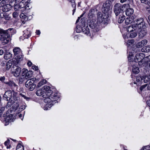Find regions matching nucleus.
<instances>
[{"label": "nucleus", "mask_w": 150, "mask_h": 150, "mask_svg": "<svg viewBox=\"0 0 150 150\" xmlns=\"http://www.w3.org/2000/svg\"><path fill=\"white\" fill-rule=\"evenodd\" d=\"M36 94L38 96H41L45 98L44 102L47 104L44 107L45 110H48L50 108L52 105L57 102V100L59 98L58 93H53L50 87L49 86H44L41 89L38 90Z\"/></svg>", "instance_id": "obj_1"}, {"label": "nucleus", "mask_w": 150, "mask_h": 150, "mask_svg": "<svg viewBox=\"0 0 150 150\" xmlns=\"http://www.w3.org/2000/svg\"><path fill=\"white\" fill-rule=\"evenodd\" d=\"M17 94V93L13 91L10 90L5 92L4 95V97L6 98L7 100H10V101L8 102L7 106L9 107L13 105L12 107L15 110L17 108L19 105V104L17 102L18 98L16 96Z\"/></svg>", "instance_id": "obj_2"}, {"label": "nucleus", "mask_w": 150, "mask_h": 150, "mask_svg": "<svg viewBox=\"0 0 150 150\" xmlns=\"http://www.w3.org/2000/svg\"><path fill=\"white\" fill-rule=\"evenodd\" d=\"M12 29L10 28L6 30H4L0 28V34H1L0 40L5 44L7 43L9 41V38Z\"/></svg>", "instance_id": "obj_3"}, {"label": "nucleus", "mask_w": 150, "mask_h": 150, "mask_svg": "<svg viewBox=\"0 0 150 150\" xmlns=\"http://www.w3.org/2000/svg\"><path fill=\"white\" fill-rule=\"evenodd\" d=\"M129 5L128 4L122 5L120 3H116L114 6V11L115 15L117 16L122 13L123 10H125Z\"/></svg>", "instance_id": "obj_4"}, {"label": "nucleus", "mask_w": 150, "mask_h": 150, "mask_svg": "<svg viewBox=\"0 0 150 150\" xmlns=\"http://www.w3.org/2000/svg\"><path fill=\"white\" fill-rule=\"evenodd\" d=\"M15 59L18 62L22 61L23 55L21 50L18 47H16L13 50Z\"/></svg>", "instance_id": "obj_5"}, {"label": "nucleus", "mask_w": 150, "mask_h": 150, "mask_svg": "<svg viewBox=\"0 0 150 150\" xmlns=\"http://www.w3.org/2000/svg\"><path fill=\"white\" fill-rule=\"evenodd\" d=\"M97 21L93 19L90 21L88 25L91 28L93 29V30L94 32H96L99 30V27Z\"/></svg>", "instance_id": "obj_6"}, {"label": "nucleus", "mask_w": 150, "mask_h": 150, "mask_svg": "<svg viewBox=\"0 0 150 150\" xmlns=\"http://www.w3.org/2000/svg\"><path fill=\"white\" fill-rule=\"evenodd\" d=\"M21 70V69L20 67L16 66H14L11 69L12 74L16 77H18L19 76Z\"/></svg>", "instance_id": "obj_7"}, {"label": "nucleus", "mask_w": 150, "mask_h": 150, "mask_svg": "<svg viewBox=\"0 0 150 150\" xmlns=\"http://www.w3.org/2000/svg\"><path fill=\"white\" fill-rule=\"evenodd\" d=\"M25 87L30 91H33L35 88V85L32 79L27 80L25 82Z\"/></svg>", "instance_id": "obj_8"}, {"label": "nucleus", "mask_w": 150, "mask_h": 150, "mask_svg": "<svg viewBox=\"0 0 150 150\" xmlns=\"http://www.w3.org/2000/svg\"><path fill=\"white\" fill-rule=\"evenodd\" d=\"M135 23L136 24V26H137V29H140L141 28H144L146 27V26L145 25V23L143 21V19L142 18L137 19L136 21H135Z\"/></svg>", "instance_id": "obj_9"}, {"label": "nucleus", "mask_w": 150, "mask_h": 150, "mask_svg": "<svg viewBox=\"0 0 150 150\" xmlns=\"http://www.w3.org/2000/svg\"><path fill=\"white\" fill-rule=\"evenodd\" d=\"M2 2H3V6L1 7L0 10H2L4 12H6L9 11L12 7L11 4H6L4 1Z\"/></svg>", "instance_id": "obj_10"}, {"label": "nucleus", "mask_w": 150, "mask_h": 150, "mask_svg": "<svg viewBox=\"0 0 150 150\" xmlns=\"http://www.w3.org/2000/svg\"><path fill=\"white\" fill-rule=\"evenodd\" d=\"M30 73H31L28 71V70L27 69H22V76H24V78L26 79L31 77V76Z\"/></svg>", "instance_id": "obj_11"}, {"label": "nucleus", "mask_w": 150, "mask_h": 150, "mask_svg": "<svg viewBox=\"0 0 150 150\" xmlns=\"http://www.w3.org/2000/svg\"><path fill=\"white\" fill-rule=\"evenodd\" d=\"M137 31L139 32V35L140 38L144 37L146 34L147 30L146 27L144 28H141L140 29H137Z\"/></svg>", "instance_id": "obj_12"}, {"label": "nucleus", "mask_w": 150, "mask_h": 150, "mask_svg": "<svg viewBox=\"0 0 150 150\" xmlns=\"http://www.w3.org/2000/svg\"><path fill=\"white\" fill-rule=\"evenodd\" d=\"M147 43V41L146 40H144L138 42L136 45L137 47H141L146 45Z\"/></svg>", "instance_id": "obj_13"}, {"label": "nucleus", "mask_w": 150, "mask_h": 150, "mask_svg": "<svg viewBox=\"0 0 150 150\" xmlns=\"http://www.w3.org/2000/svg\"><path fill=\"white\" fill-rule=\"evenodd\" d=\"M17 102L18 103V104H19L18 106V107L17 108L16 110L14 109L13 108V110L15 111L18 110V112H19L25 109V105H22L21 104H20L18 102V100H17Z\"/></svg>", "instance_id": "obj_14"}, {"label": "nucleus", "mask_w": 150, "mask_h": 150, "mask_svg": "<svg viewBox=\"0 0 150 150\" xmlns=\"http://www.w3.org/2000/svg\"><path fill=\"white\" fill-rule=\"evenodd\" d=\"M20 17L21 18V21L23 24L25 23V22L28 20V16L23 13H21L20 15Z\"/></svg>", "instance_id": "obj_15"}, {"label": "nucleus", "mask_w": 150, "mask_h": 150, "mask_svg": "<svg viewBox=\"0 0 150 150\" xmlns=\"http://www.w3.org/2000/svg\"><path fill=\"white\" fill-rule=\"evenodd\" d=\"M134 17L132 16H128L125 20V23L128 24L131 23L133 21Z\"/></svg>", "instance_id": "obj_16"}, {"label": "nucleus", "mask_w": 150, "mask_h": 150, "mask_svg": "<svg viewBox=\"0 0 150 150\" xmlns=\"http://www.w3.org/2000/svg\"><path fill=\"white\" fill-rule=\"evenodd\" d=\"M137 26L134 25L129 26L127 28V31L131 32L136 30H137Z\"/></svg>", "instance_id": "obj_17"}, {"label": "nucleus", "mask_w": 150, "mask_h": 150, "mask_svg": "<svg viewBox=\"0 0 150 150\" xmlns=\"http://www.w3.org/2000/svg\"><path fill=\"white\" fill-rule=\"evenodd\" d=\"M110 6V3L108 1H106L103 5V6L104 7V10L106 11H108L109 10Z\"/></svg>", "instance_id": "obj_18"}, {"label": "nucleus", "mask_w": 150, "mask_h": 150, "mask_svg": "<svg viewBox=\"0 0 150 150\" xmlns=\"http://www.w3.org/2000/svg\"><path fill=\"white\" fill-rule=\"evenodd\" d=\"M98 21L100 22H102L104 21V17H103V16L101 13L99 12L97 14Z\"/></svg>", "instance_id": "obj_19"}, {"label": "nucleus", "mask_w": 150, "mask_h": 150, "mask_svg": "<svg viewBox=\"0 0 150 150\" xmlns=\"http://www.w3.org/2000/svg\"><path fill=\"white\" fill-rule=\"evenodd\" d=\"M26 0H22L18 4V8H21L25 7L26 8L27 7L25 6L26 4Z\"/></svg>", "instance_id": "obj_20"}, {"label": "nucleus", "mask_w": 150, "mask_h": 150, "mask_svg": "<svg viewBox=\"0 0 150 150\" xmlns=\"http://www.w3.org/2000/svg\"><path fill=\"white\" fill-rule=\"evenodd\" d=\"M143 76L141 77L140 76H137L136 77V80L137 81V84L140 85L141 84L143 80Z\"/></svg>", "instance_id": "obj_21"}, {"label": "nucleus", "mask_w": 150, "mask_h": 150, "mask_svg": "<svg viewBox=\"0 0 150 150\" xmlns=\"http://www.w3.org/2000/svg\"><path fill=\"white\" fill-rule=\"evenodd\" d=\"M23 35L24 37L25 38H28L30 36V32L28 31V30H25L23 32Z\"/></svg>", "instance_id": "obj_22"}, {"label": "nucleus", "mask_w": 150, "mask_h": 150, "mask_svg": "<svg viewBox=\"0 0 150 150\" xmlns=\"http://www.w3.org/2000/svg\"><path fill=\"white\" fill-rule=\"evenodd\" d=\"M142 52H150V46L148 45L142 48L141 50Z\"/></svg>", "instance_id": "obj_23"}, {"label": "nucleus", "mask_w": 150, "mask_h": 150, "mask_svg": "<svg viewBox=\"0 0 150 150\" xmlns=\"http://www.w3.org/2000/svg\"><path fill=\"white\" fill-rule=\"evenodd\" d=\"M134 12V10L133 9L130 8L127 9L126 11V15L129 16L132 14Z\"/></svg>", "instance_id": "obj_24"}, {"label": "nucleus", "mask_w": 150, "mask_h": 150, "mask_svg": "<svg viewBox=\"0 0 150 150\" xmlns=\"http://www.w3.org/2000/svg\"><path fill=\"white\" fill-rule=\"evenodd\" d=\"M83 32L85 34L88 35L89 34V30L87 26L84 27L82 28Z\"/></svg>", "instance_id": "obj_25"}, {"label": "nucleus", "mask_w": 150, "mask_h": 150, "mask_svg": "<svg viewBox=\"0 0 150 150\" xmlns=\"http://www.w3.org/2000/svg\"><path fill=\"white\" fill-rule=\"evenodd\" d=\"M143 80L145 83H147L150 80V75H145L143 76Z\"/></svg>", "instance_id": "obj_26"}, {"label": "nucleus", "mask_w": 150, "mask_h": 150, "mask_svg": "<svg viewBox=\"0 0 150 150\" xmlns=\"http://www.w3.org/2000/svg\"><path fill=\"white\" fill-rule=\"evenodd\" d=\"M132 71L134 73L137 74L139 72V68L138 67L134 66L132 67Z\"/></svg>", "instance_id": "obj_27"}, {"label": "nucleus", "mask_w": 150, "mask_h": 150, "mask_svg": "<svg viewBox=\"0 0 150 150\" xmlns=\"http://www.w3.org/2000/svg\"><path fill=\"white\" fill-rule=\"evenodd\" d=\"M125 19V16L124 15H120V17L118 19V22L119 23H122Z\"/></svg>", "instance_id": "obj_28"}, {"label": "nucleus", "mask_w": 150, "mask_h": 150, "mask_svg": "<svg viewBox=\"0 0 150 150\" xmlns=\"http://www.w3.org/2000/svg\"><path fill=\"white\" fill-rule=\"evenodd\" d=\"M47 82V81L45 79H43L37 85V87H40L42 86V85L45 84Z\"/></svg>", "instance_id": "obj_29"}, {"label": "nucleus", "mask_w": 150, "mask_h": 150, "mask_svg": "<svg viewBox=\"0 0 150 150\" xmlns=\"http://www.w3.org/2000/svg\"><path fill=\"white\" fill-rule=\"evenodd\" d=\"M12 57V54L10 52H7L4 56V58L6 59H8Z\"/></svg>", "instance_id": "obj_30"}, {"label": "nucleus", "mask_w": 150, "mask_h": 150, "mask_svg": "<svg viewBox=\"0 0 150 150\" xmlns=\"http://www.w3.org/2000/svg\"><path fill=\"white\" fill-rule=\"evenodd\" d=\"M12 65V61L11 60H9L7 63L6 68L7 69H9L11 68Z\"/></svg>", "instance_id": "obj_31"}, {"label": "nucleus", "mask_w": 150, "mask_h": 150, "mask_svg": "<svg viewBox=\"0 0 150 150\" xmlns=\"http://www.w3.org/2000/svg\"><path fill=\"white\" fill-rule=\"evenodd\" d=\"M145 55L144 54L142 53L137 54V56H139V57H140V61H141V60L144 59H145Z\"/></svg>", "instance_id": "obj_32"}, {"label": "nucleus", "mask_w": 150, "mask_h": 150, "mask_svg": "<svg viewBox=\"0 0 150 150\" xmlns=\"http://www.w3.org/2000/svg\"><path fill=\"white\" fill-rule=\"evenodd\" d=\"M16 150H24V147L20 144H19L17 146Z\"/></svg>", "instance_id": "obj_33"}, {"label": "nucleus", "mask_w": 150, "mask_h": 150, "mask_svg": "<svg viewBox=\"0 0 150 150\" xmlns=\"http://www.w3.org/2000/svg\"><path fill=\"white\" fill-rule=\"evenodd\" d=\"M10 140H7V141H6L4 143L5 145L6 146L7 149H9L10 148L11 146L9 144Z\"/></svg>", "instance_id": "obj_34"}, {"label": "nucleus", "mask_w": 150, "mask_h": 150, "mask_svg": "<svg viewBox=\"0 0 150 150\" xmlns=\"http://www.w3.org/2000/svg\"><path fill=\"white\" fill-rule=\"evenodd\" d=\"M68 1L71 4L72 6L73 7H76V5L75 3L74 0H68Z\"/></svg>", "instance_id": "obj_35"}, {"label": "nucleus", "mask_w": 150, "mask_h": 150, "mask_svg": "<svg viewBox=\"0 0 150 150\" xmlns=\"http://www.w3.org/2000/svg\"><path fill=\"white\" fill-rule=\"evenodd\" d=\"M137 35V33L136 32L132 33L130 34V37L131 38L135 37Z\"/></svg>", "instance_id": "obj_36"}, {"label": "nucleus", "mask_w": 150, "mask_h": 150, "mask_svg": "<svg viewBox=\"0 0 150 150\" xmlns=\"http://www.w3.org/2000/svg\"><path fill=\"white\" fill-rule=\"evenodd\" d=\"M134 42V40L132 39L128 40L127 43V46L128 47L129 46H130Z\"/></svg>", "instance_id": "obj_37"}, {"label": "nucleus", "mask_w": 150, "mask_h": 150, "mask_svg": "<svg viewBox=\"0 0 150 150\" xmlns=\"http://www.w3.org/2000/svg\"><path fill=\"white\" fill-rule=\"evenodd\" d=\"M139 59L140 57H139V56H137V54L134 58V62H138L139 61H140Z\"/></svg>", "instance_id": "obj_38"}, {"label": "nucleus", "mask_w": 150, "mask_h": 150, "mask_svg": "<svg viewBox=\"0 0 150 150\" xmlns=\"http://www.w3.org/2000/svg\"><path fill=\"white\" fill-rule=\"evenodd\" d=\"M5 108L4 107L1 108L0 109V118L2 115L3 112L4 111Z\"/></svg>", "instance_id": "obj_39"}, {"label": "nucleus", "mask_w": 150, "mask_h": 150, "mask_svg": "<svg viewBox=\"0 0 150 150\" xmlns=\"http://www.w3.org/2000/svg\"><path fill=\"white\" fill-rule=\"evenodd\" d=\"M9 85L12 86L17 87V85L13 82H10L9 83Z\"/></svg>", "instance_id": "obj_40"}, {"label": "nucleus", "mask_w": 150, "mask_h": 150, "mask_svg": "<svg viewBox=\"0 0 150 150\" xmlns=\"http://www.w3.org/2000/svg\"><path fill=\"white\" fill-rule=\"evenodd\" d=\"M18 14L17 12H14L13 14V16L14 18H16L18 16Z\"/></svg>", "instance_id": "obj_41"}, {"label": "nucleus", "mask_w": 150, "mask_h": 150, "mask_svg": "<svg viewBox=\"0 0 150 150\" xmlns=\"http://www.w3.org/2000/svg\"><path fill=\"white\" fill-rule=\"evenodd\" d=\"M147 86V84H145L142 86L140 88V89L141 91H142Z\"/></svg>", "instance_id": "obj_42"}, {"label": "nucleus", "mask_w": 150, "mask_h": 150, "mask_svg": "<svg viewBox=\"0 0 150 150\" xmlns=\"http://www.w3.org/2000/svg\"><path fill=\"white\" fill-rule=\"evenodd\" d=\"M5 14V13H0V18H3L4 17V15Z\"/></svg>", "instance_id": "obj_43"}, {"label": "nucleus", "mask_w": 150, "mask_h": 150, "mask_svg": "<svg viewBox=\"0 0 150 150\" xmlns=\"http://www.w3.org/2000/svg\"><path fill=\"white\" fill-rule=\"evenodd\" d=\"M145 60L147 62H150V55L145 57Z\"/></svg>", "instance_id": "obj_44"}, {"label": "nucleus", "mask_w": 150, "mask_h": 150, "mask_svg": "<svg viewBox=\"0 0 150 150\" xmlns=\"http://www.w3.org/2000/svg\"><path fill=\"white\" fill-rule=\"evenodd\" d=\"M5 77L4 76L0 77V81H4Z\"/></svg>", "instance_id": "obj_45"}, {"label": "nucleus", "mask_w": 150, "mask_h": 150, "mask_svg": "<svg viewBox=\"0 0 150 150\" xmlns=\"http://www.w3.org/2000/svg\"><path fill=\"white\" fill-rule=\"evenodd\" d=\"M32 69L34 70H37L38 69V67L36 66H34L32 67Z\"/></svg>", "instance_id": "obj_46"}, {"label": "nucleus", "mask_w": 150, "mask_h": 150, "mask_svg": "<svg viewBox=\"0 0 150 150\" xmlns=\"http://www.w3.org/2000/svg\"><path fill=\"white\" fill-rule=\"evenodd\" d=\"M142 3L146 4L147 1V0H140Z\"/></svg>", "instance_id": "obj_47"}, {"label": "nucleus", "mask_w": 150, "mask_h": 150, "mask_svg": "<svg viewBox=\"0 0 150 150\" xmlns=\"http://www.w3.org/2000/svg\"><path fill=\"white\" fill-rule=\"evenodd\" d=\"M123 38L125 40V41H126V39H128V36H127V35L126 34H124Z\"/></svg>", "instance_id": "obj_48"}, {"label": "nucleus", "mask_w": 150, "mask_h": 150, "mask_svg": "<svg viewBox=\"0 0 150 150\" xmlns=\"http://www.w3.org/2000/svg\"><path fill=\"white\" fill-rule=\"evenodd\" d=\"M32 64V63L30 61H28L27 63V64L29 67L31 66Z\"/></svg>", "instance_id": "obj_49"}, {"label": "nucleus", "mask_w": 150, "mask_h": 150, "mask_svg": "<svg viewBox=\"0 0 150 150\" xmlns=\"http://www.w3.org/2000/svg\"><path fill=\"white\" fill-rule=\"evenodd\" d=\"M18 5L17 4H14V8L16 10H18Z\"/></svg>", "instance_id": "obj_50"}, {"label": "nucleus", "mask_w": 150, "mask_h": 150, "mask_svg": "<svg viewBox=\"0 0 150 150\" xmlns=\"http://www.w3.org/2000/svg\"><path fill=\"white\" fill-rule=\"evenodd\" d=\"M4 53V51L2 50H0V55H2Z\"/></svg>", "instance_id": "obj_51"}, {"label": "nucleus", "mask_w": 150, "mask_h": 150, "mask_svg": "<svg viewBox=\"0 0 150 150\" xmlns=\"http://www.w3.org/2000/svg\"><path fill=\"white\" fill-rule=\"evenodd\" d=\"M36 33L38 35H40V31L39 30H37L36 31Z\"/></svg>", "instance_id": "obj_52"}, {"label": "nucleus", "mask_w": 150, "mask_h": 150, "mask_svg": "<svg viewBox=\"0 0 150 150\" xmlns=\"http://www.w3.org/2000/svg\"><path fill=\"white\" fill-rule=\"evenodd\" d=\"M6 20H8L9 19V17H8L7 16H6V14L4 15V18Z\"/></svg>", "instance_id": "obj_53"}, {"label": "nucleus", "mask_w": 150, "mask_h": 150, "mask_svg": "<svg viewBox=\"0 0 150 150\" xmlns=\"http://www.w3.org/2000/svg\"><path fill=\"white\" fill-rule=\"evenodd\" d=\"M147 89L149 90H150V82H149L148 86L147 87Z\"/></svg>", "instance_id": "obj_54"}, {"label": "nucleus", "mask_w": 150, "mask_h": 150, "mask_svg": "<svg viewBox=\"0 0 150 150\" xmlns=\"http://www.w3.org/2000/svg\"><path fill=\"white\" fill-rule=\"evenodd\" d=\"M25 99H26L27 100H29V99H30V98L28 97L25 96Z\"/></svg>", "instance_id": "obj_55"}, {"label": "nucleus", "mask_w": 150, "mask_h": 150, "mask_svg": "<svg viewBox=\"0 0 150 150\" xmlns=\"http://www.w3.org/2000/svg\"><path fill=\"white\" fill-rule=\"evenodd\" d=\"M126 1V0H120V2L122 3H123Z\"/></svg>", "instance_id": "obj_56"}, {"label": "nucleus", "mask_w": 150, "mask_h": 150, "mask_svg": "<svg viewBox=\"0 0 150 150\" xmlns=\"http://www.w3.org/2000/svg\"><path fill=\"white\" fill-rule=\"evenodd\" d=\"M25 6H26V7H27L26 8H25V9H27V8L28 7H29V5H28V4H25Z\"/></svg>", "instance_id": "obj_57"}, {"label": "nucleus", "mask_w": 150, "mask_h": 150, "mask_svg": "<svg viewBox=\"0 0 150 150\" xmlns=\"http://www.w3.org/2000/svg\"><path fill=\"white\" fill-rule=\"evenodd\" d=\"M20 95L23 97L25 96L24 94L22 93H20Z\"/></svg>", "instance_id": "obj_58"}, {"label": "nucleus", "mask_w": 150, "mask_h": 150, "mask_svg": "<svg viewBox=\"0 0 150 150\" xmlns=\"http://www.w3.org/2000/svg\"><path fill=\"white\" fill-rule=\"evenodd\" d=\"M26 4H28L30 3V0H26Z\"/></svg>", "instance_id": "obj_59"}, {"label": "nucleus", "mask_w": 150, "mask_h": 150, "mask_svg": "<svg viewBox=\"0 0 150 150\" xmlns=\"http://www.w3.org/2000/svg\"><path fill=\"white\" fill-rule=\"evenodd\" d=\"M148 21L150 22V15L148 17Z\"/></svg>", "instance_id": "obj_60"}, {"label": "nucleus", "mask_w": 150, "mask_h": 150, "mask_svg": "<svg viewBox=\"0 0 150 150\" xmlns=\"http://www.w3.org/2000/svg\"><path fill=\"white\" fill-rule=\"evenodd\" d=\"M138 62H139V65H141L142 63L141 62V61H139Z\"/></svg>", "instance_id": "obj_61"}, {"label": "nucleus", "mask_w": 150, "mask_h": 150, "mask_svg": "<svg viewBox=\"0 0 150 150\" xmlns=\"http://www.w3.org/2000/svg\"><path fill=\"white\" fill-rule=\"evenodd\" d=\"M18 116L20 117H22V115L21 114H20Z\"/></svg>", "instance_id": "obj_62"}, {"label": "nucleus", "mask_w": 150, "mask_h": 150, "mask_svg": "<svg viewBox=\"0 0 150 150\" xmlns=\"http://www.w3.org/2000/svg\"><path fill=\"white\" fill-rule=\"evenodd\" d=\"M79 18H78L77 20L76 21V23H77L79 20Z\"/></svg>", "instance_id": "obj_63"}, {"label": "nucleus", "mask_w": 150, "mask_h": 150, "mask_svg": "<svg viewBox=\"0 0 150 150\" xmlns=\"http://www.w3.org/2000/svg\"><path fill=\"white\" fill-rule=\"evenodd\" d=\"M148 13H150V9L148 10Z\"/></svg>", "instance_id": "obj_64"}]
</instances>
